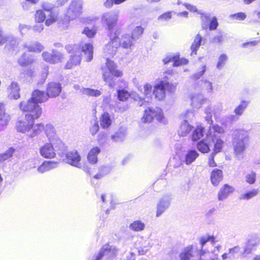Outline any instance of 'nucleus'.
<instances>
[{
    "instance_id": "nucleus-10",
    "label": "nucleus",
    "mask_w": 260,
    "mask_h": 260,
    "mask_svg": "<svg viewBox=\"0 0 260 260\" xmlns=\"http://www.w3.org/2000/svg\"><path fill=\"white\" fill-rule=\"evenodd\" d=\"M175 87L176 86L173 84L161 81L154 86L153 93L156 99L162 100L166 96V88H168L170 91H173Z\"/></svg>"
},
{
    "instance_id": "nucleus-38",
    "label": "nucleus",
    "mask_w": 260,
    "mask_h": 260,
    "mask_svg": "<svg viewBox=\"0 0 260 260\" xmlns=\"http://www.w3.org/2000/svg\"><path fill=\"white\" fill-rule=\"evenodd\" d=\"M100 133L98 134V141L100 145H103L107 142L110 139V133L108 132L110 131H100Z\"/></svg>"
},
{
    "instance_id": "nucleus-60",
    "label": "nucleus",
    "mask_w": 260,
    "mask_h": 260,
    "mask_svg": "<svg viewBox=\"0 0 260 260\" xmlns=\"http://www.w3.org/2000/svg\"><path fill=\"white\" fill-rule=\"evenodd\" d=\"M44 162L48 171L57 168L58 166V163L54 161H45Z\"/></svg>"
},
{
    "instance_id": "nucleus-45",
    "label": "nucleus",
    "mask_w": 260,
    "mask_h": 260,
    "mask_svg": "<svg viewBox=\"0 0 260 260\" xmlns=\"http://www.w3.org/2000/svg\"><path fill=\"white\" fill-rule=\"evenodd\" d=\"M118 99L120 101H126L132 95L129 92L124 89H119L117 91Z\"/></svg>"
},
{
    "instance_id": "nucleus-56",
    "label": "nucleus",
    "mask_w": 260,
    "mask_h": 260,
    "mask_svg": "<svg viewBox=\"0 0 260 260\" xmlns=\"http://www.w3.org/2000/svg\"><path fill=\"white\" fill-rule=\"evenodd\" d=\"M128 109L127 104H122L120 103L116 104L115 106V111L117 112H123Z\"/></svg>"
},
{
    "instance_id": "nucleus-33",
    "label": "nucleus",
    "mask_w": 260,
    "mask_h": 260,
    "mask_svg": "<svg viewBox=\"0 0 260 260\" xmlns=\"http://www.w3.org/2000/svg\"><path fill=\"white\" fill-rule=\"evenodd\" d=\"M10 119V116L5 112L4 105L0 103V125H7Z\"/></svg>"
},
{
    "instance_id": "nucleus-36",
    "label": "nucleus",
    "mask_w": 260,
    "mask_h": 260,
    "mask_svg": "<svg viewBox=\"0 0 260 260\" xmlns=\"http://www.w3.org/2000/svg\"><path fill=\"white\" fill-rule=\"evenodd\" d=\"M200 82V85L203 90L209 94L213 92V88L211 82L207 79H202Z\"/></svg>"
},
{
    "instance_id": "nucleus-8",
    "label": "nucleus",
    "mask_w": 260,
    "mask_h": 260,
    "mask_svg": "<svg viewBox=\"0 0 260 260\" xmlns=\"http://www.w3.org/2000/svg\"><path fill=\"white\" fill-rule=\"evenodd\" d=\"M19 107L21 110L30 112L28 115L35 118H38L42 114L41 107L31 98L27 101L21 102Z\"/></svg>"
},
{
    "instance_id": "nucleus-13",
    "label": "nucleus",
    "mask_w": 260,
    "mask_h": 260,
    "mask_svg": "<svg viewBox=\"0 0 260 260\" xmlns=\"http://www.w3.org/2000/svg\"><path fill=\"white\" fill-rule=\"evenodd\" d=\"M41 7L42 8L41 10L44 11L48 16V18L45 21V24L47 26H49L54 23L57 19V15L53 11V9L56 7L55 4L54 5L52 3L45 2L42 3Z\"/></svg>"
},
{
    "instance_id": "nucleus-58",
    "label": "nucleus",
    "mask_w": 260,
    "mask_h": 260,
    "mask_svg": "<svg viewBox=\"0 0 260 260\" xmlns=\"http://www.w3.org/2000/svg\"><path fill=\"white\" fill-rule=\"evenodd\" d=\"M182 121L180 124V128L182 130H192L193 128L191 125H190L187 120H181Z\"/></svg>"
},
{
    "instance_id": "nucleus-48",
    "label": "nucleus",
    "mask_w": 260,
    "mask_h": 260,
    "mask_svg": "<svg viewBox=\"0 0 260 260\" xmlns=\"http://www.w3.org/2000/svg\"><path fill=\"white\" fill-rule=\"evenodd\" d=\"M207 131H193V133L191 135V140L192 141H197L203 138H206V133Z\"/></svg>"
},
{
    "instance_id": "nucleus-20",
    "label": "nucleus",
    "mask_w": 260,
    "mask_h": 260,
    "mask_svg": "<svg viewBox=\"0 0 260 260\" xmlns=\"http://www.w3.org/2000/svg\"><path fill=\"white\" fill-rule=\"evenodd\" d=\"M163 61L165 64L173 62V66L174 67H178L187 64L188 60L184 58H180L178 55H174L166 57L164 59Z\"/></svg>"
},
{
    "instance_id": "nucleus-57",
    "label": "nucleus",
    "mask_w": 260,
    "mask_h": 260,
    "mask_svg": "<svg viewBox=\"0 0 260 260\" xmlns=\"http://www.w3.org/2000/svg\"><path fill=\"white\" fill-rule=\"evenodd\" d=\"M53 128V126L51 124H47L45 126L43 124H39L35 126L33 130H51Z\"/></svg>"
},
{
    "instance_id": "nucleus-32",
    "label": "nucleus",
    "mask_w": 260,
    "mask_h": 260,
    "mask_svg": "<svg viewBox=\"0 0 260 260\" xmlns=\"http://www.w3.org/2000/svg\"><path fill=\"white\" fill-rule=\"evenodd\" d=\"M125 131H111L110 139L113 142H122L126 136Z\"/></svg>"
},
{
    "instance_id": "nucleus-25",
    "label": "nucleus",
    "mask_w": 260,
    "mask_h": 260,
    "mask_svg": "<svg viewBox=\"0 0 260 260\" xmlns=\"http://www.w3.org/2000/svg\"><path fill=\"white\" fill-rule=\"evenodd\" d=\"M23 47L28 51L34 52H40L44 49V46L39 42H33L30 43H25L24 44Z\"/></svg>"
},
{
    "instance_id": "nucleus-6",
    "label": "nucleus",
    "mask_w": 260,
    "mask_h": 260,
    "mask_svg": "<svg viewBox=\"0 0 260 260\" xmlns=\"http://www.w3.org/2000/svg\"><path fill=\"white\" fill-rule=\"evenodd\" d=\"M260 244V237L258 234H249L246 238L242 253L243 257H245L253 251H256Z\"/></svg>"
},
{
    "instance_id": "nucleus-63",
    "label": "nucleus",
    "mask_w": 260,
    "mask_h": 260,
    "mask_svg": "<svg viewBox=\"0 0 260 260\" xmlns=\"http://www.w3.org/2000/svg\"><path fill=\"white\" fill-rule=\"evenodd\" d=\"M152 92V86L151 84L146 83L144 86V94L146 96H150Z\"/></svg>"
},
{
    "instance_id": "nucleus-55",
    "label": "nucleus",
    "mask_w": 260,
    "mask_h": 260,
    "mask_svg": "<svg viewBox=\"0 0 260 260\" xmlns=\"http://www.w3.org/2000/svg\"><path fill=\"white\" fill-rule=\"evenodd\" d=\"M206 71V66L205 64H204L201 67V70L193 74L191 76V78L194 80H197L199 79L204 74Z\"/></svg>"
},
{
    "instance_id": "nucleus-30",
    "label": "nucleus",
    "mask_w": 260,
    "mask_h": 260,
    "mask_svg": "<svg viewBox=\"0 0 260 260\" xmlns=\"http://www.w3.org/2000/svg\"><path fill=\"white\" fill-rule=\"evenodd\" d=\"M199 153L195 150H189L185 154L183 162L187 165H190L199 156Z\"/></svg>"
},
{
    "instance_id": "nucleus-27",
    "label": "nucleus",
    "mask_w": 260,
    "mask_h": 260,
    "mask_svg": "<svg viewBox=\"0 0 260 260\" xmlns=\"http://www.w3.org/2000/svg\"><path fill=\"white\" fill-rule=\"evenodd\" d=\"M8 92L10 93L9 96L11 99L17 100L20 97L19 86L17 82H12L11 85L8 88Z\"/></svg>"
},
{
    "instance_id": "nucleus-53",
    "label": "nucleus",
    "mask_w": 260,
    "mask_h": 260,
    "mask_svg": "<svg viewBox=\"0 0 260 260\" xmlns=\"http://www.w3.org/2000/svg\"><path fill=\"white\" fill-rule=\"evenodd\" d=\"M228 60V56L226 54L223 53L221 54L219 57L218 60V62L216 65V68L218 69H221L224 65L225 64L226 61Z\"/></svg>"
},
{
    "instance_id": "nucleus-24",
    "label": "nucleus",
    "mask_w": 260,
    "mask_h": 260,
    "mask_svg": "<svg viewBox=\"0 0 260 260\" xmlns=\"http://www.w3.org/2000/svg\"><path fill=\"white\" fill-rule=\"evenodd\" d=\"M223 179L222 171L218 169H214L211 173L210 180L214 186H217Z\"/></svg>"
},
{
    "instance_id": "nucleus-31",
    "label": "nucleus",
    "mask_w": 260,
    "mask_h": 260,
    "mask_svg": "<svg viewBox=\"0 0 260 260\" xmlns=\"http://www.w3.org/2000/svg\"><path fill=\"white\" fill-rule=\"evenodd\" d=\"M221 131H212V135H213V138L214 139V142L213 144H214V152L213 153H217L221 151L223 141L221 140L220 139H218L216 137V134H220Z\"/></svg>"
},
{
    "instance_id": "nucleus-35",
    "label": "nucleus",
    "mask_w": 260,
    "mask_h": 260,
    "mask_svg": "<svg viewBox=\"0 0 260 260\" xmlns=\"http://www.w3.org/2000/svg\"><path fill=\"white\" fill-rule=\"evenodd\" d=\"M202 41L203 38L201 35L199 34H197L190 47L192 53H194L195 54L197 53V51L201 45Z\"/></svg>"
},
{
    "instance_id": "nucleus-3",
    "label": "nucleus",
    "mask_w": 260,
    "mask_h": 260,
    "mask_svg": "<svg viewBox=\"0 0 260 260\" xmlns=\"http://www.w3.org/2000/svg\"><path fill=\"white\" fill-rule=\"evenodd\" d=\"M116 64L112 60L107 58L106 66L103 67L102 75L104 80L108 83L110 86H112L114 77H121L122 73L118 70Z\"/></svg>"
},
{
    "instance_id": "nucleus-4",
    "label": "nucleus",
    "mask_w": 260,
    "mask_h": 260,
    "mask_svg": "<svg viewBox=\"0 0 260 260\" xmlns=\"http://www.w3.org/2000/svg\"><path fill=\"white\" fill-rule=\"evenodd\" d=\"M121 30L117 29L114 33L110 32V41L104 48V53L106 56H113L120 46V36Z\"/></svg>"
},
{
    "instance_id": "nucleus-50",
    "label": "nucleus",
    "mask_w": 260,
    "mask_h": 260,
    "mask_svg": "<svg viewBox=\"0 0 260 260\" xmlns=\"http://www.w3.org/2000/svg\"><path fill=\"white\" fill-rule=\"evenodd\" d=\"M144 31L143 28L141 26H136L132 31V38L134 40L138 39L143 34Z\"/></svg>"
},
{
    "instance_id": "nucleus-9",
    "label": "nucleus",
    "mask_w": 260,
    "mask_h": 260,
    "mask_svg": "<svg viewBox=\"0 0 260 260\" xmlns=\"http://www.w3.org/2000/svg\"><path fill=\"white\" fill-rule=\"evenodd\" d=\"M154 117H156L157 120L164 123L166 121L164 117L161 109L158 107L148 108L146 109L144 116L142 118V121L144 123H149L153 120Z\"/></svg>"
},
{
    "instance_id": "nucleus-19",
    "label": "nucleus",
    "mask_w": 260,
    "mask_h": 260,
    "mask_svg": "<svg viewBox=\"0 0 260 260\" xmlns=\"http://www.w3.org/2000/svg\"><path fill=\"white\" fill-rule=\"evenodd\" d=\"M35 119L31 115H26L25 118L17 124L18 130H30L33 127Z\"/></svg>"
},
{
    "instance_id": "nucleus-46",
    "label": "nucleus",
    "mask_w": 260,
    "mask_h": 260,
    "mask_svg": "<svg viewBox=\"0 0 260 260\" xmlns=\"http://www.w3.org/2000/svg\"><path fill=\"white\" fill-rule=\"evenodd\" d=\"M259 189H253L252 190L247 191L244 194L241 195L240 199L248 200L254 197H255L259 192Z\"/></svg>"
},
{
    "instance_id": "nucleus-44",
    "label": "nucleus",
    "mask_w": 260,
    "mask_h": 260,
    "mask_svg": "<svg viewBox=\"0 0 260 260\" xmlns=\"http://www.w3.org/2000/svg\"><path fill=\"white\" fill-rule=\"evenodd\" d=\"M129 227L133 231L139 232L144 230L145 224L140 220H137L132 223Z\"/></svg>"
},
{
    "instance_id": "nucleus-26",
    "label": "nucleus",
    "mask_w": 260,
    "mask_h": 260,
    "mask_svg": "<svg viewBox=\"0 0 260 260\" xmlns=\"http://www.w3.org/2000/svg\"><path fill=\"white\" fill-rule=\"evenodd\" d=\"M31 98L38 104L46 102L48 96L44 91L36 89L32 93Z\"/></svg>"
},
{
    "instance_id": "nucleus-5",
    "label": "nucleus",
    "mask_w": 260,
    "mask_h": 260,
    "mask_svg": "<svg viewBox=\"0 0 260 260\" xmlns=\"http://www.w3.org/2000/svg\"><path fill=\"white\" fill-rule=\"evenodd\" d=\"M4 44L5 51L8 53H12L14 51L17 49L19 41L12 35L5 34L3 29L0 27V46Z\"/></svg>"
},
{
    "instance_id": "nucleus-28",
    "label": "nucleus",
    "mask_w": 260,
    "mask_h": 260,
    "mask_svg": "<svg viewBox=\"0 0 260 260\" xmlns=\"http://www.w3.org/2000/svg\"><path fill=\"white\" fill-rule=\"evenodd\" d=\"M101 149L98 147L92 148L89 152L87 155L88 162L91 164H95L98 160V155L101 152Z\"/></svg>"
},
{
    "instance_id": "nucleus-34",
    "label": "nucleus",
    "mask_w": 260,
    "mask_h": 260,
    "mask_svg": "<svg viewBox=\"0 0 260 260\" xmlns=\"http://www.w3.org/2000/svg\"><path fill=\"white\" fill-rule=\"evenodd\" d=\"M134 39L128 34L122 36L120 38V45L124 48H129L133 44Z\"/></svg>"
},
{
    "instance_id": "nucleus-43",
    "label": "nucleus",
    "mask_w": 260,
    "mask_h": 260,
    "mask_svg": "<svg viewBox=\"0 0 260 260\" xmlns=\"http://www.w3.org/2000/svg\"><path fill=\"white\" fill-rule=\"evenodd\" d=\"M192 246H189L185 248L180 253V258L181 260H189L192 256Z\"/></svg>"
},
{
    "instance_id": "nucleus-15",
    "label": "nucleus",
    "mask_w": 260,
    "mask_h": 260,
    "mask_svg": "<svg viewBox=\"0 0 260 260\" xmlns=\"http://www.w3.org/2000/svg\"><path fill=\"white\" fill-rule=\"evenodd\" d=\"M206 139L203 138L197 144L198 149L202 153H207L210 151V146L214 142L212 131H207L206 133Z\"/></svg>"
},
{
    "instance_id": "nucleus-62",
    "label": "nucleus",
    "mask_w": 260,
    "mask_h": 260,
    "mask_svg": "<svg viewBox=\"0 0 260 260\" xmlns=\"http://www.w3.org/2000/svg\"><path fill=\"white\" fill-rule=\"evenodd\" d=\"M224 35L220 34L219 35L214 36L212 39V42L215 44H220L224 41Z\"/></svg>"
},
{
    "instance_id": "nucleus-18",
    "label": "nucleus",
    "mask_w": 260,
    "mask_h": 260,
    "mask_svg": "<svg viewBox=\"0 0 260 260\" xmlns=\"http://www.w3.org/2000/svg\"><path fill=\"white\" fill-rule=\"evenodd\" d=\"M46 90L48 98H55L61 92V86L59 83L51 82L48 84Z\"/></svg>"
},
{
    "instance_id": "nucleus-59",
    "label": "nucleus",
    "mask_w": 260,
    "mask_h": 260,
    "mask_svg": "<svg viewBox=\"0 0 260 260\" xmlns=\"http://www.w3.org/2000/svg\"><path fill=\"white\" fill-rule=\"evenodd\" d=\"M218 25V23L217 18L215 17H213L210 20L208 28L210 30H215L217 28Z\"/></svg>"
},
{
    "instance_id": "nucleus-14",
    "label": "nucleus",
    "mask_w": 260,
    "mask_h": 260,
    "mask_svg": "<svg viewBox=\"0 0 260 260\" xmlns=\"http://www.w3.org/2000/svg\"><path fill=\"white\" fill-rule=\"evenodd\" d=\"M172 200V196L170 194H166L159 199L156 205V217H159L169 208Z\"/></svg>"
},
{
    "instance_id": "nucleus-21",
    "label": "nucleus",
    "mask_w": 260,
    "mask_h": 260,
    "mask_svg": "<svg viewBox=\"0 0 260 260\" xmlns=\"http://www.w3.org/2000/svg\"><path fill=\"white\" fill-rule=\"evenodd\" d=\"M191 105L193 108H200L202 106L205 99L201 93L194 92L190 95Z\"/></svg>"
},
{
    "instance_id": "nucleus-64",
    "label": "nucleus",
    "mask_w": 260,
    "mask_h": 260,
    "mask_svg": "<svg viewBox=\"0 0 260 260\" xmlns=\"http://www.w3.org/2000/svg\"><path fill=\"white\" fill-rule=\"evenodd\" d=\"M32 29L36 32L40 33L44 29V25L42 22H36L33 26Z\"/></svg>"
},
{
    "instance_id": "nucleus-17",
    "label": "nucleus",
    "mask_w": 260,
    "mask_h": 260,
    "mask_svg": "<svg viewBox=\"0 0 260 260\" xmlns=\"http://www.w3.org/2000/svg\"><path fill=\"white\" fill-rule=\"evenodd\" d=\"M42 56L44 60L51 63H56L63 58V54L56 50H53L52 53L43 52Z\"/></svg>"
},
{
    "instance_id": "nucleus-22",
    "label": "nucleus",
    "mask_w": 260,
    "mask_h": 260,
    "mask_svg": "<svg viewBox=\"0 0 260 260\" xmlns=\"http://www.w3.org/2000/svg\"><path fill=\"white\" fill-rule=\"evenodd\" d=\"M234 191V188L228 184H225L221 187L218 193V200L223 201Z\"/></svg>"
},
{
    "instance_id": "nucleus-41",
    "label": "nucleus",
    "mask_w": 260,
    "mask_h": 260,
    "mask_svg": "<svg viewBox=\"0 0 260 260\" xmlns=\"http://www.w3.org/2000/svg\"><path fill=\"white\" fill-rule=\"evenodd\" d=\"M15 152V149L13 147H10L6 151L0 153V162H2L12 157Z\"/></svg>"
},
{
    "instance_id": "nucleus-52",
    "label": "nucleus",
    "mask_w": 260,
    "mask_h": 260,
    "mask_svg": "<svg viewBox=\"0 0 260 260\" xmlns=\"http://www.w3.org/2000/svg\"><path fill=\"white\" fill-rule=\"evenodd\" d=\"M256 177V173L252 171L245 175V180L247 183L249 184H253L255 182Z\"/></svg>"
},
{
    "instance_id": "nucleus-37",
    "label": "nucleus",
    "mask_w": 260,
    "mask_h": 260,
    "mask_svg": "<svg viewBox=\"0 0 260 260\" xmlns=\"http://www.w3.org/2000/svg\"><path fill=\"white\" fill-rule=\"evenodd\" d=\"M101 125L103 128H108L111 124V119L109 113L104 112L100 118Z\"/></svg>"
},
{
    "instance_id": "nucleus-61",
    "label": "nucleus",
    "mask_w": 260,
    "mask_h": 260,
    "mask_svg": "<svg viewBox=\"0 0 260 260\" xmlns=\"http://www.w3.org/2000/svg\"><path fill=\"white\" fill-rule=\"evenodd\" d=\"M83 33L85 34L87 37L92 38L95 35L96 31L94 29H89L87 27L84 29Z\"/></svg>"
},
{
    "instance_id": "nucleus-11",
    "label": "nucleus",
    "mask_w": 260,
    "mask_h": 260,
    "mask_svg": "<svg viewBox=\"0 0 260 260\" xmlns=\"http://www.w3.org/2000/svg\"><path fill=\"white\" fill-rule=\"evenodd\" d=\"M82 5L81 1L73 0L68 8L66 13L67 17L71 20L76 19L82 12Z\"/></svg>"
},
{
    "instance_id": "nucleus-29",
    "label": "nucleus",
    "mask_w": 260,
    "mask_h": 260,
    "mask_svg": "<svg viewBox=\"0 0 260 260\" xmlns=\"http://www.w3.org/2000/svg\"><path fill=\"white\" fill-rule=\"evenodd\" d=\"M217 109V107L214 106L212 107L211 106H209L205 109V113L206 115L205 120L210 125H211L213 122L212 119L213 114H214L215 116H216Z\"/></svg>"
},
{
    "instance_id": "nucleus-40",
    "label": "nucleus",
    "mask_w": 260,
    "mask_h": 260,
    "mask_svg": "<svg viewBox=\"0 0 260 260\" xmlns=\"http://www.w3.org/2000/svg\"><path fill=\"white\" fill-rule=\"evenodd\" d=\"M48 18L47 14L43 10H38L35 14L36 22H43Z\"/></svg>"
},
{
    "instance_id": "nucleus-16",
    "label": "nucleus",
    "mask_w": 260,
    "mask_h": 260,
    "mask_svg": "<svg viewBox=\"0 0 260 260\" xmlns=\"http://www.w3.org/2000/svg\"><path fill=\"white\" fill-rule=\"evenodd\" d=\"M64 161L73 166L80 168L81 167L80 162L81 160V156L76 150L71 151L68 152L66 154V158Z\"/></svg>"
},
{
    "instance_id": "nucleus-47",
    "label": "nucleus",
    "mask_w": 260,
    "mask_h": 260,
    "mask_svg": "<svg viewBox=\"0 0 260 260\" xmlns=\"http://www.w3.org/2000/svg\"><path fill=\"white\" fill-rule=\"evenodd\" d=\"M34 61L33 59L27 57L25 53L23 54L18 59V63L21 66H26Z\"/></svg>"
},
{
    "instance_id": "nucleus-12",
    "label": "nucleus",
    "mask_w": 260,
    "mask_h": 260,
    "mask_svg": "<svg viewBox=\"0 0 260 260\" xmlns=\"http://www.w3.org/2000/svg\"><path fill=\"white\" fill-rule=\"evenodd\" d=\"M118 18V14L114 12H109L104 13L101 18L103 24L107 26V29L113 33L114 27L116 25Z\"/></svg>"
},
{
    "instance_id": "nucleus-49",
    "label": "nucleus",
    "mask_w": 260,
    "mask_h": 260,
    "mask_svg": "<svg viewBox=\"0 0 260 260\" xmlns=\"http://www.w3.org/2000/svg\"><path fill=\"white\" fill-rule=\"evenodd\" d=\"M248 103L245 101H242L241 104L238 106L234 110L235 113L240 116L243 113L244 110L248 106Z\"/></svg>"
},
{
    "instance_id": "nucleus-23",
    "label": "nucleus",
    "mask_w": 260,
    "mask_h": 260,
    "mask_svg": "<svg viewBox=\"0 0 260 260\" xmlns=\"http://www.w3.org/2000/svg\"><path fill=\"white\" fill-rule=\"evenodd\" d=\"M102 249L103 251L105 256L108 259H112L114 258L117 252V249L115 246L110 245L108 244L104 245Z\"/></svg>"
},
{
    "instance_id": "nucleus-51",
    "label": "nucleus",
    "mask_w": 260,
    "mask_h": 260,
    "mask_svg": "<svg viewBox=\"0 0 260 260\" xmlns=\"http://www.w3.org/2000/svg\"><path fill=\"white\" fill-rule=\"evenodd\" d=\"M194 116V112L192 110H186L185 111L181 113L180 116V120H190L193 118Z\"/></svg>"
},
{
    "instance_id": "nucleus-42",
    "label": "nucleus",
    "mask_w": 260,
    "mask_h": 260,
    "mask_svg": "<svg viewBox=\"0 0 260 260\" xmlns=\"http://www.w3.org/2000/svg\"><path fill=\"white\" fill-rule=\"evenodd\" d=\"M201 14V19L202 21V27L203 29H207L208 28L209 24L210 21V15L203 13L201 12H199Z\"/></svg>"
},
{
    "instance_id": "nucleus-2",
    "label": "nucleus",
    "mask_w": 260,
    "mask_h": 260,
    "mask_svg": "<svg viewBox=\"0 0 260 260\" xmlns=\"http://www.w3.org/2000/svg\"><path fill=\"white\" fill-rule=\"evenodd\" d=\"M64 151H66L64 145L59 139L56 140V142L53 144L46 143L40 149L41 155L46 158L54 157L56 153L61 155Z\"/></svg>"
},
{
    "instance_id": "nucleus-7",
    "label": "nucleus",
    "mask_w": 260,
    "mask_h": 260,
    "mask_svg": "<svg viewBox=\"0 0 260 260\" xmlns=\"http://www.w3.org/2000/svg\"><path fill=\"white\" fill-rule=\"evenodd\" d=\"M241 131H235L233 145L236 155L239 159L242 157V154L245 149V145L248 141L247 136L241 134Z\"/></svg>"
},
{
    "instance_id": "nucleus-54",
    "label": "nucleus",
    "mask_w": 260,
    "mask_h": 260,
    "mask_svg": "<svg viewBox=\"0 0 260 260\" xmlns=\"http://www.w3.org/2000/svg\"><path fill=\"white\" fill-rule=\"evenodd\" d=\"M208 241H211L212 244L215 242V237L213 236H203L200 239V244L202 248Z\"/></svg>"
},
{
    "instance_id": "nucleus-1",
    "label": "nucleus",
    "mask_w": 260,
    "mask_h": 260,
    "mask_svg": "<svg viewBox=\"0 0 260 260\" xmlns=\"http://www.w3.org/2000/svg\"><path fill=\"white\" fill-rule=\"evenodd\" d=\"M81 49L77 45H68L66 46V50L72 54L70 59L67 62L65 68L70 69L74 66L79 64L81 60V50L84 53L86 60L90 61L93 58V46L90 43H85L81 46Z\"/></svg>"
},
{
    "instance_id": "nucleus-39",
    "label": "nucleus",
    "mask_w": 260,
    "mask_h": 260,
    "mask_svg": "<svg viewBox=\"0 0 260 260\" xmlns=\"http://www.w3.org/2000/svg\"><path fill=\"white\" fill-rule=\"evenodd\" d=\"M81 92L83 94L94 97L99 96L101 94L100 90L89 88H82L81 89Z\"/></svg>"
}]
</instances>
